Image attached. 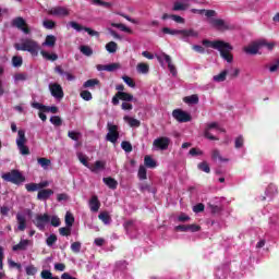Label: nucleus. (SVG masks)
<instances>
[{
    "label": "nucleus",
    "mask_w": 279,
    "mask_h": 279,
    "mask_svg": "<svg viewBox=\"0 0 279 279\" xmlns=\"http://www.w3.org/2000/svg\"><path fill=\"white\" fill-rule=\"evenodd\" d=\"M51 221V217L49 214H44V215H37L35 217V220H33L34 226L38 228L41 232L45 230V226Z\"/></svg>",
    "instance_id": "7"
},
{
    "label": "nucleus",
    "mask_w": 279,
    "mask_h": 279,
    "mask_svg": "<svg viewBox=\"0 0 279 279\" xmlns=\"http://www.w3.org/2000/svg\"><path fill=\"white\" fill-rule=\"evenodd\" d=\"M107 129L108 133L106 140L109 141V143H117V141H119V126L108 122Z\"/></svg>",
    "instance_id": "5"
},
{
    "label": "nucleus",
    "mask_w": 279,
    "mask_h": 279,
    "mask_svg": "<svg viewBox=\"0 0 279 279\" xmlns=\"http://www.w3.org/2000/svg\"><path fill=\"white\" fill-rule=\"evenodd\" d=\"M162 58L167 62L168 69L170 71L171 75H173V77H175L178 75V69L175 68V65H173V62L171 61V57L167 53H162Z\"/></svg>",
    "instance_id": "20"
},
{
    "label": "nucleus",
    "mask_w": 279,
    "mask_h": 279,
    "mask_svg": "<svg viewBox=\"0 0 279 279\" xmlns=\"http://www.w3.org/2000/svg\"><path fill=\"white\" fill-rule=\"evenodd\" d=\"M106 49L109 53H117V50L119 49V45L114 41H109L106 45Z\"/></svg>",
    "instance_id": "39"
},
{
    "label": "nucleus",
    "mask_w": 279,
    "mask_h": 279,
    "mask_svg": "<svg viewBox=\"0 0 279 279\" xmlns=\"http://www.w3.org/2000/svg\"><path fill=\"white\" fill-rule=\"evenodd\" d=\"M16 221L19 223L17 230H20V232H25V228H27V220L25 219V216L17 214Z\"/></svg>",
    "instance_id": "24"
},
{
    "label": "nucleus",
    "mask_w": 279,
    "mask_h": 279,
    "mask_svg": "<svg viewBox=\"0 0 279 279\" xmlns=\"http://www.w3.org/2000/svg\"><path fill=\"white\" fill-rule=\"evenodd\" d=\"M56 241H58V235L56 234H50L47 240H46V243L48 245V247H51L53 246V244L56 243Z\"/></svg>",
    "instance_id": "59"
},
{
    "label": "nucleus",
    "mask_w": 279,
    "mask_h": 279,
    "mask_svg": "<svg viewBox=\"0 0 279 279\" xmlns=\"http://www.w3.org/2000/svg\"><path fill=\"white\" fill-rule=\"evenodd\" d=\"M32 245L29 240H21L19 244L12 246L13 252H25Z\"/></svg>",
    "instance_id": "19"
},
{
    "label": "nucleus",
    "mask_w": 279,
    "mask_h": 279,
    "mask_svg": "<svg viewBox=\"0 0 279 279\" xmlns=\"http://www.w3.org/2000/svg\"><path fill=\"white\" fill-rule=\"evenodd\" d=\"M172 10L174 12H180L186 10V4H182L181 2H175Z\"/></svg>",
    "instance_id": "62"
},
{
    "label": "nucleus",
    "mask_w": 279,
    "mask_h": 279,
    "mask_svg": "<svg viewBox=\"0 0 279 279\" xmlns=\"http://www.w3.org/2000/svg\"><path fill=\"white\" fill-rule=\"evenodd\" d=\"M213 160H220V162H228V159L221 157V153H219V149H214L211 153Z\"/></svg>",
    "instance_id": "43"
},
{
    "label": "nucleus",
    "mask_w": 279,
    "mask_h": 279,
    "mask_svg": "<svg viewBox=\"0 0 279 279\" xmlns=\"http://www.w3.org/2000/svg\"><path fill=\"white\" fill-rule=\"evenodd\" d=\"M80 95L84 101H90L93 99V94L89 90H82Z\"/></svg>",
    "instance_id": "57"
},
{
    "label": "nucleus",
    "mask_w": 279,
    "mask_h": 279,
    "mask_svg": "<svg viewBox=\"0 0 279 279\" xmlns=\"http://www.w3.org/2000/svg\"><path fill=\"white\" fill-rule=\"evenodd\" d=\"M144 163L145 167H148V169H154L156 167V160L149 156H145Z\"/></svg>",
    "instance_id": "44"
},
{
    "label": "nucleus",
    "mask_w": 279,
    "mask_h": 279,
    "mask_svg": "<svg viewBox=\"0 0 279 279\" xmlns=\"http://www.w3.org/2000/svg\"><path fill=\"white\" fill-rule=\"evenodd\" d=\"M12 26L17 27V29H21V32H24V34H31L32 31L29 29V26L27 25V22L23 17H15L12 21Z\"/></svg>",
    "instance_id": "11"
},
{
    "label": "nucleus",
    "mask_w": 279,
    "mask_h": 279,
    "mask_svg": "<svg viewBox=\"0 0 279 279\" xmlns=\"http://www.w3.org/2000/svg\"><path fill=\"white\" fill-rule=\"evenodd\" d=\"M92 5H97L98 8H105L106 10L112 9V2H107L104 0H89Z\"/></svg>",
    "instance_id": "25"
},
{
    "label": "nucleus",
    "mask_w": 279,
    "mask_h": 279,
    "mask_svg": "<svg viewBox=\"0 0 279 279\" xmlns=\"http://www.w3.org/2000/svg\"><path fill=\"white\" fill-rule=\"evenodd\" d=\"M71 250L72 252H74V254H80V252L82 251V242H73L71 244Z\"/></svg>",
    "instance_id": "54"
},
{
    "label": "nucleus",
    "mask_w": 279,
    "mask_h": 279,
    "mask_svg": "<svg viewBox=\"0 0 279 279\" xmlns=\"http://www.w3.org/2000/svg\"><path fill=\"white\" fill-rule=\"evenodd\" d=\"M43 25L46 29H53V27H56V22L52 20H46L43 22Z\"/></svg>",
    "instance_id": "61"
},
{
    "label": "nucleus",
    "mask_w": 279,
    "mask_h": 279,
    "mask_svg": "<svg viewBox=\"0 0 279 279\" xmlns=\"http://www.w3.org/2000/svg\"><path fill=\"white\" fill-rule=\"evenodd\" d=\"M49 88L54 99H62L64 97V90L62 89V85L54 83V84H50Z\"/></svg>",
    "instance_id": "12"
},
{
    "label": "nucleus",
    "mask_w": 279,
    "mask_h": 279,
    "mask_svg": "<svg viewBox=\"0 0 279 279\" xmlns=\"http://www.w3.org/2000/svg\"><path fill=\"white\" fill-rule=\"evenodd\" d=\"M102 182L108 186V189H111V191L117 190V186H119V182H117L112 177L104 178Z\"/></svg>",
    "instance_id": "26"
},
{
    "label": "nucleus",
    "mask_w": 279,
    "mask_h": 279,
    "mask_svg": "<svg viewBox=\"0 0 279 279\" xmlns=\"http://www.w3.org/2000/svg\"><path fill=\"white\" fill-rule=\"evenodd\" d=\"M259 49L266 47L268 51H274V47H276V43H267V40L262 39L258 41Z\"/></svg>",
    "instance_id": "35"
},
{
    "label": "nucleus",
    "mask_w": 279,
    "mask_h": 279,
    "mask_svg": "<svg viewBox=\"0 0 279 279\" xmlns=\"http://www.w3.org/2000/svg\"><path fill=\"white\" fill-rule=\"evenodd\" d=\"M38 274V268H36L34 265L26 267V275L27 276H36Z\"/></svg>",
    "instance_id": "60"
},
{
    "label": "nucleus",
    "mask_w": 279,
    "mask_h": 279,
    "mask_svg": "<svg viewBox=\"0 0 279 279\" xmlns=\"http://www.w3.org/2000/svg\"><path fill=\"white\" fill-rule=\"evenodd\" d=\"M183 101H185V104H199V96L197 95H191V96H186Z\"/></svg>",
    "instance_id": "41"
},
{
    "label": "nucleus",
    "mask_w": 279,
    "mask_h": 279,
    "mask_svg": "<svg viewBox=\"0 0 279 279\" xmlns=\"http://www.w3.org/2000/svg\"><path fill=\"white\" fill-rule=\"evenodd\" d=\"M32 108H35L36 110H40V112H51L52 114H58V107L52 106L48 107L40 102H32Z\"/></svg>",
    "instance_id": "13"
},
{
    "label": "nucleus",
    "mask_w": 279,
    "mask_h": 279,
    "mask_svg": "<svg viewBox=\"0 0 279 279\" xmlns=\"http://www.w3.org/2000/svg\"><path fill=\"white\" fill-rule=\"evenodd\" d=\"M161 32L162 34H169L170 36H182V29H171L169 27H163Z\"/></svg>",
    "instance_id": "36"
},
{
    "label": "nucleus",
    "mask_w": 279,
    "mask_h": 279,
    "mask_svg": "<svg viewBox=\"0 0 279 279\" xmlns=\"http://www.w3.org/2000/svg\"><path fill=\"white\" fill-rule=\"evenodd\" d=\"M80 51L81 53H83V56H87V57L93 56V48L89 46H81Z\"/></svg>",
    "instance_id": "48"
},
{
    "label": "nucleus",
    "mask_w": 279,
    "mask_h": 279,
    "mask_svg": "<svg viewBox=\"0 0 279 279\" xmlns=\"http://www.w3.org/2000/svg\"><path fill=\"white\" fill-rule=\"evenodd\" d=\"M40 54L45 60H50L51 62H56V60H58V54L56 53H49L45 50H40Z\"/></svg>",
    "instance_id": "34"
},
{
    "label": "nucleus",
    "mask_w": 279,
    "mask_h": 279,
    "mask_svg": "<svg viewBox=\"0 0 279 279\" xmlns=\"http://www.w3.org/2000/svg\"><path fill=\"white\" fill-rule=\"evenodd\" d=\"M50 123H52V125H56V128H60V125H62V118H60L59 116H52L50 118Z\"/></svg>",
    "instance_id": "50"
},
{
    "label": "nucleus",
    "mask_w": 279,
    "mask_h": 279,
    "mask_svg": "<svg viewBox=\"0 0 279 279\" xmlns=\"http://www.w3.org/2000/svg\"><path fill=\"white\" fill-rule=\"evenodd\" d=\"M56 36L53 35H48L43 43V47H56Z\"/></svg>",
    "instance_id": "32"
},
{
    "label": "nucleus",
    "mask_w": 279,
    "mask_h": 279,
    "mask_svg": "<svg viewBox=\"0 0 279 279\" xmlns=\"http://www.w3.org/2000/svg\"><path fill=\"white\" fill-rule=\"evenodd\" d=\"M124 121H126V123H129L130 128H141V120H137L130 116H125Z\"/></svg>",
    "instance_id": "29"
},
{
    "label": "nucleus",
    "mask_w": 279,
    "mask_h": 279,
    "mask_svg": "<svg viewBox=\"0 0 279 279\" xmlns=\"http://www.w3.org/2000/svg\"><path fill=\"white\" fill-rule=\"evenodd\" d=\"M121 148L126 151V154L132 153V143L128 142V141H123L121 143Z\"/></svg>",
    "instance_id": "55"
},
{
    "label": "nucleus",
    "mask_w": 279,
    "mask_h": 279,
    "mask_svg": "<svg viewBox=\"0 0 279 279\" xmlns=\"http://www.w3.org/2000/svg\"><path fill=\"white\" fill-rule=\"evenodd\" d=\"M119 99L121 101L128 102V101H134V95L125 92H118L111 100V104L113 106H119Z\"/></svg>",
    "instance_id": "8"
},
{
    "label": "nucleus",
    "mask_w": 279,
    "mask_h": 279,
    "mask_svg": "<svg viewBox=\"0 0 279 279\" xmlns=\"http://www.w3.org/2000/svg\"><path fill=\"white\" fill-rule=\"evenodd\" d=\"M27 143V137L25 136L24 130L17 131L16 146L22 156H29V147L25 145Z\"/></svg>",
    "instance_id": "4"
},
{
    "label": "nucleus",
    "mask_w": 279,
    "mask_h": 279,
    "mask_svg": "<svg viewBox=\"0 0 279 279\" xmlns=\"http://www.w3.org/2000/svg\"><path fill=\"white\" fill-rule=\"evenodd\" d=\"M89 169L95 173V171H99V169H106V162L97 160L93 167H89Z\"/></svg>",
    "instance_id": "40"
},
{
    "label": "nucleus",
    "mask_w": 279,
    "mask_h": 279,
    "mask_svg": "<svg viewBox=\"0 0 279 279\" xmlns=\"http://www.w3.org/2000/svg\"><path fill=\"white\" fill-rule=\"evenodd\" d=\"M25 189H26V191H27L28 193H34V192H36V191H39V189H38V183H27V184L25 185Z\"/></svg>",
    "instance_id": "52"
},
{
    "label": "nucleus",
    "mask_w": 279,
    "mask_h": 279,
    "mask_svg": "<svg viewBox=\"0 0 279 279\" xmlns=\"http://www.w3.org/2000/svg\"><path fill=\"white\" fill-rule=\"evenodd\" d=\"M244 143H245V140L243 138V135L238 136L234 142L235 149H241V147H243Z\"/></svg>",
    "instance_id": "53"
},
{
    "label": "nucleus",
    "mask_w": 279,
    "mask_h": 279,
    "mask_svg": "<svg viewBox=\"0 0 279 279\" xmlns=\"http://www.w3.org/2000/svg\"><path fill=\"white\" fill-rule=\"evenodd\" d=\"M89 208L92 213H98L99 208H101V203L99 202V197H97V195L92 196L89 199Z\"/></svg>",
    "instance_id": "21"
},
{
    "label": "nucleus",
    "mask_w": 279,
    "mask_h": 279,
    "mask_svg": "<svg viewBox=\"0 0 279 279\" xmlns=\"http://www.w3.org/2000/svg\"><path fill=\"white\" fill-rule=\"evenodd\" d=\"M169 145H171V138L167 136L158 137L153 142V147L160 149V151H166V149H169Z\"/></svg>",
    "instance_id": "9"
},
{
    "label": "nucleus",
    "mask_w": 279,
    "mask_h": 279,
    "mask_svg": "<svg viewBox=\"0 0 279 279\" xmlns=\"http://www.w3.org/2000/svg\"><path fill=\"white\" fill-rule=\"evenodd\" d=\"M137 175L141 180H147V169L144 166H141Z\"/></svg>",
    "instance_id": "56"
},
{
    "label": "nucleus",
    "mask_w": 279,
    "mask_h": 279,
    "mask_svg": "<svg viewBox=\"0 0 279 279\" xmlns=\"http://www.w3.org/2000/svg\"><path fill=\"white\" fill-rule=\"evenodd\" d=\"M111 27H116L117 29H120L121 32H125L126 34H133L132 29L122 23H111Z\"/></svg>",
    "instance_id": "33"
},
{
    "label": "nucleus",
    "mask_w": 279,
    "mask_h": 279,
    "mask_svg": "<svg viewBox=\"0 0 279 279\" xmlns=\"http://www.w3.org/2000/svg\"><path fill=\"white\" fill-rule=\"evenodd\" d=\"M2 180L4 182H11V184H15L16 186L23 184L25 182V175L16 169L11 170L10 172H7L2 174Z\"/></svg>",
    "instance_id": "3"
},
{
    "label": "nucleus",
    "mask_w": 279,
    "mask_h": 279,
    "mask_svg": "<svg viewBox=\"0 0 279 279\" xmlns=\"http://www.w3.org/2000/svg\"><path fill=\"white\" fill-rule=\"evenodd\" d=\"M15 49L16 51H28L31 56L36 58V56H38V53L40 52V45L38 44V41L32 38H26V40L22 44H15Z\"/></svg>",
    "instance_id": "2"
},
{
    "label": "nucleus",
    "mask_w": 279,
    "mask_h": 279,
    "mask_svg": "<svg viewBox=\"0 0 279 279\" xmlns=\"http://www.w3.org/2000/svg\"><path fill=\"white\" fill-rule=\"evenodd\" d=\"M266 195L269 197H274V195H278V186L274 183H270L266 189Z\"/></svg>",
    "instance_id": "31"
},
{
    "label": "nucleus",
    "mask_w": 279,
    "mask_h": 279,
    "mask_svg": "<svg viewBox=\"0 0 279 279\" xmlns=\"http://www.w3.org/2000/svg\"><path fill=\"white\" fill-rule=\"evenodd\" d=\"M259 49H260V46H258V41H257L256 44L244 47L243 51H245L248 56H256Z\"/></svg>",
    "instance_id": "27"
},
{
    "label": "nucleus",
    "mask_w": 279,
    "mask_h": 279,
    "mask_svg": "<svg viewBox=\"0 0 279 279\" xmlns=\"http://www.w3.org/2000/svg\"><path fill=\"white\" fill-rule=\"evenodd\" d=\"M52 276H53V274H51V270H43L40 272V277L43 279H50V278H52Z\"/></svg>",
    "instance_id": "64"
},
{
    "label": "nucleus",
    "mask_w": 279,
    "mask_h": 279,
    "mask_svg": "<svg viewBox=\"0 0 279 279\" xmlns=\"http://www.w3.org/2000/svg\"><path fill=\"white\" fill-rule=\"evenodd\" d=\"M175 230L178 232H199L202 230V227L198 225H179L175 227Z\"/></svg>",
    "instance_id": "14"
},
{
    "label": "nucleus",
    "mask_w": 279,
    "mask_h": 279,
    "mask_svg": "<svg viewBox=\"0 0 279 279\" xmlns=\"http://www.w3.org/2000/svg\"><path fill=\"white\" fill-rule=\"evenodd\" d=\"M226 77H228V70H223L219 74L214 76V82H226Z\"/></svg>",
    "instance_id": "38"
},
{
    "label": "nucleus",
    "mask_w": 279,
    "mask_h": 279,
    "mask_svg": "<svg viewBox=\"0 0 279 279\" xmlns=\"http://www.w3.org/2000/svg\"><path fill=\"white\" fill-rule=\"evenodd\" d=\"M51 195H53V190L51 189L39 190L37 194V199H39L40 202H45L49 199Z\"/></svg>",
    "instance_id": "22"
},
{
    "label": "nucleus",
    "mask_w": 279,
    "mask_h": 279,
    "mask_svg": "<svg viewBox=\"0 0 279 279\" xmlns=\"http://www.w3.org/2000/svg\"><path fill=\"white\" fill-rule=\"evenodd\" d=\"M207 206L210 209L211 215H219V213H222L223 210L222 205H215L213 203H208Z\"/></svg>",
    "instance_id": "30"
},
{
    "label": "nucleus",
    "mask_w": 279,
    "mask_h": 279,
    "mask_svg": "<svg viewBox=\"0 0 279 279\" xmlns=\"http://www.w3.org/2000/svg\"><path fill=\"white\" fill-rule=\"evenodd\" d=\"M13 66H22L23 65V58L22 57H13L12 58Z\"/></svg>",
    "instance_id": "63"
},
{
    "label": "nucleus",
    "mask_w": 279,
    "mask_h": 279,
    "mask_svg": "<svg viewBox=\"0 0 279 279\" xmlns=\"http://www.w3.org/2000/svg\"><path fill=\"white\" fill-rule=\"evenodd\" d=\"M99 84V80L97 78H90V80H87L84 84H83V87L84 88H94V86H98Z\"/></svg>",
    "instance_id": "42"
},
{
    "label": "nucleus",
    "mask_w": 279,
    "mask_h": 279,
    "mask_svg": "<svg viewBox=\"0 0 279 279\" xmlns=\"http://www.w3.org/2000/svg\"><path fill=\"white\" fill-rule=\"evenodd\" d=\"M202 45L204 47H210L211 49H216L217 51H219L220 58H222V60H226V62H228L229 64L234 62V56L232 54L234 47H232L230 43H226L219 39L214 41L209 39H203Z\"/></svg>",
    "instance_id": "1"
},
{
    "label": "nucleus",
    "mask_w": 279,
    "mask_h": 279,
    "mask_svg": "<svg viewBox=\"0 0 279 279\" xmlns=\"http://www.w3.org/2000/svg\"><path fill=\"white\" fill-rule=\"evenodd\" d=\"M197 169H199V171H204V173H210V166L207 161L199 162L197 165Z\"/></svg>",
    "instance_id": "46"
},
{
    "label": "nucleus",
    "mask_w": 279,
    "mask_h": 279,
    "mask_svg": "<svg viewBox=\"0 0 279 279\" xmlns=\"http://www.w3.org/2000/svg\"><path fill=\"white\" fill-rule=\"evenodd\" d=\"M70 27H72L73 29H75L77 32H83V31L87 32V34L89 36H96V38H99V32L93 31V28H90V27L82 26L77 22H70Z\"/></svg>",
    "instance_id": "10"
},
{
    "label": "nucleus",
    "mask_w": 279,
    "mask_h": 279,
    "mask_svg": "<svg viewBox=\"0 0 279 279\" xmlns=\"http://www.w3.org/2000/svg\"><path fill=\"white\" fill-rule=\"evenodd\" d=\"M73 223H75V217H73V214H71L70 211H68L65 214V226L68 228H73Z\"/></svg>",
    "instance_id": "37"
},
{
    "label": "nucleus",
    "mask_w": 279,
    "mask_h": 279,
    "mask_svg": "<svg viewBox=\"0 0 279 279\" xmlns=\"http://www.w3.org/2000/svg\"><path fill=\"white\" fill-rule=\"evenodd\" d=\"M98 219H100L102 223H110V215H108L106 211L100 213L98 215Z\"/></svg>",
    "instance_id": "51"
},
{
    "label": "nucleus",
    "mask_w": 279,
    "mask_h": 279,
    "mask_svg": "<svg viewBox=\"0 0 279 279\" xmlns=\"http://www.w3.org/2000/svg\"><path fill=\"white\" fill-rule=\"evenodd\" d=\"M217 128H219V124L217 122H211V123L207 124V126L204 131L205 138H208L209 141H219V138L217 136L210 134V130H215Z\"/></svg>",
    "instance_id": "16"
},
{
    "label": "nucleus",
    "mask_w": 279,
    "mask_h": 279,
    "mask_svg": "<svg viewBox=\"0 0 279 279\" xmlns=\"http://www.w3.org/2000/svg\"><path fill=\"white\" fill-rule=\"evenodd\" d=\"M51 16H69V9L64 7H56L48 11Z\"/></svg>",
    "instance_id": "17"
},
{
    "label": "nucleus",
    "mask_w": 279,
    "mask_h": 279,
    "mask_svg": "<svg viewBox=\"0 0 279 279\" xmlns=\"http://www.w3.org/2000/svg\"><path fill=\"white\" fill-rule=\"evenodd\" d=\"M122 80L125 84H128L130 86V88H136V82H134V78H132L128 75H123Z\"/></svg>",
    "instance_id": "47"
},
{
    "label": "nucleus",
    "mask_w": 279,
    "mask_h": 279,
    "mask_svg": "<svg viewBox=\"0 0 279 279\" xmlns=\"http://www.w3.org/2000/svg\"><path fill=\"white\" fill-rule=\"evenodd\" d=\"M137 73H143L144 75H146V73H149V64L138 63L137 64Z\"/></svg>",
    "instance_id": "45"
},
{
    "label": "nucleus",
    "mask_w": 279,
    "mask_h": 279,
    "mask_svg": "<svg viewBox=\"0 0 279 279\" xmlns=\"http://www.w3.org/2000/svg\"><path fill=\"white\" fill-rule=\"evenodd\" d=\"M96 69L97 71H108V73H112L117 71V69H121V63L98 64Z\"/></svg>",
    "instance_id": "18"
},
{
    "label": "nucleus",
    "mask_w": 279,
    "mask_h": 279,
    "mask_svg": "<svg viewBox=\"0 0 279 279\" xmlns=\"http://www.w3.org/2000/svg\"><path fill=\"white\" fill-rule=\"evenodd\" d=\"M59 234H61V236H71V227H62L59 229Z\"/></svg>",
    "instance_id": "58"
},
{
    "label": "nucleus",
    "mask_w": 279,
    "mask_h": 279,
    "mask_svg": "<svg viewBox=\"0 0 279 279\" xmlns=\"http://www.w3.org/2000/svg\"><path fill=\"white\" fill-rule=\"evenodd\" d=\"M54 73H58V75H65L68 82H73L75 80V75L71 72H65L64 69H62V65H57L54 68Z\"/></svg>",
    "instance_id": "23"
},
{
    "label": "nucleus",
    "mask_w": 279,
    "mask_h": 279,
    "mask_svg": "<svg viewBox=\"0 0 279 279\" xmlns=\"http://www.w3.org/2000/svg\"><path fill=\"white\" fill-rule=\"evenodd\" d=\"M172 117L178 121L179 123H189L192 121V117L190 116L189 112L182 110V109H174L172 111Z\"/></svg>",
    "instance_id": "6"
},
{
    "label": "nucleus",
    "mask_w": 279,
    "mask_h": 279,
    "mask_svg": "<svg viewBox=\"0 0 279 279\" xmlns=\"http://www.w3.org/2000/svg\"><path fill=\"white\" fill-rule=\"evenodd\" d=\"M198 36L199 33L193 28L182 29V38H197Z\"/></svg>",
    "instance_id": "28"
},
{
    "label": "nucleus",
    "mask_w": 279,
    "mask_h": 279,
    "mask_svg": "<svg viewBox=\"0 0 279 279\" xmlns=\"http://www.w3.org/2000/svg\"><path fill=\"white\" fill-rule=\"evenodd\" d=\"M38 165H40V167H43V169H47V167H49V165H51V160L45 158V157H40L37 159Z\"/></svg>",
    "instance_id": "49"
},
{
    "label": "nucleus",
    "mask_w": 279,
    "mask_h": 279,
    "mask_svg": "<svg viewBox=\"0 0 279 279\" xmlns=\"http://www.w3.org/2000/svg\"><path fill=\"white\" fill-rule=\"evenodd\" d=\"M209 23L211 27H215L216 29H219L220 32H223L225 29H230L228 24H226V21L221 19H211L209 20Z\"/></svg>",
    "instance_id": "15"
}]
</instances>
